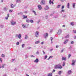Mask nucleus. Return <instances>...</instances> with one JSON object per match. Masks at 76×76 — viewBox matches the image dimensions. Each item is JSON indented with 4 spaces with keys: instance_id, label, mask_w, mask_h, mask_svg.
I'll return each instance as SVG.
<instances>
[{
    "instance_id": "obj_1",
    "label": "nucleus",
    "mask_w": 76,
    "mask_h": 76,
    "mask_svg": "<svg viewBox=\"0 0 76 76\" xmlns=\"http://www.w3.org/2000/svg\"><path fill=\"white\" fill-rule=\"evenodd\" d=\"M11 25H15L16 24V22L13 20H12L10 21Z\"/></svg>"
},
{
    "instance_id": "obj_2",
    "label": "nucleus",
    "mask_w": 76,
    "mask_h": 76,
    "mask_svg": "<svg viewBox=\"0 0 76 76\" xmlns=\"http://www.w3.org/2000/svg\"><path fill=\"white\" fill-rule=\"evenodd\" d=\"M41 5H45V0H42L40 3Z\"/></svg>"
},
{
    "instance_id": "obj_3",
    "label": "nucleus",
    "mask_w": 76,
    "mask_h": 76,
    "mask_svg": "<svg viewBox=\"0 0 76 76\" xmlns=\"http://www.w3.org/2000/svg\"><path fill=\"white\" fill-rule=\"evenodd\" d=\"M35 37H38L39 36V32L38 31H37L35 32Z\"/></svg>"
},
{
    "instance_id": "obj_4",
    "label": "nucleus",
    "mask_w": 76,
    "mask_h": 76,
    "mask_svg": "<svg viewBox=\"0 0 76 76\" xmlns=\"http://www.w3.org/2000/svg\"><path fill=\"white\" fill-rule=\"evenodd\" d=\"M48 34L47 33L43 35L44 38H47V37H48Z\"/></svg>"
},
{
    "instance_id": "obj_5",
    "label": "nucleus",
    "mask_w": 76,
    "mask_h": 76,
    "mask_svg": "<svg viewBox=\"0 0 76 76\" xmlns=\"http://www.w3.org/2000/svg\"><path fill=\"white\" fill-rule=\"evenodd\" d=\"M62 32V30H61V29H59L58 30V32H57V34H58V35H60Z\"/></svg>"
},
{
    "instance_id": "obj_6",
    "label": "nucleus",
    "mask_w": 76,
    "mask_h": 76,
    "mask_svg": "<svg viewBox=\"0 0 76 76\" xmlns=\"http://www.w3.org/2000/svg\"><path fill=\"white\" fill-rule=\"evenodd\" d=\"M72 73V71H71V70H69L68 71L67 74L68 75H71Z\"/></svg>"
},
{
    "instance_id": "obj_7",
    "label": "nucleus",
    "mask_w": 76,
    "mask_h": 76,
    "mask_svg": "<svg viewBox=\"0 0 76 76\" xmlns=\"http://www.w3.org/2000/svg\"><path fill=\"white\" fill-rule=\"evenodd\" d=\"M37 7L39 10H41V9H42V7L41 6V5H38Z\"/></svg>"
},
{
    "instance_id": "obj_8",
    "label": "nucleus",
    "mask_w": 76,
    "mask_h": 76,
    "mask_svg": "<svg viewBox=\"0 0 76 76\" xmlns=\"http://www.w3.org/2000/svg\"><path fill=\"white\" fill-rule=\"evenodd\" d=\"M72 64H71V65L72 66H74L75 64V60H72Z\"/></svg>"
},
{
    "instance_id": "obj_9",
    "label": "nucleus",
    "mask_w": 76,
    "mask_h": 76,
    "mask_svg": "<svg viewBox=\"0 0 76 76\" xmlns=\"http://www.w3.org/2000/svg\"><path fill=\"white\" fill-rule=\"evenodd\" d=\"M11 8H14L16 6V4L13 5V4H11L10 5Z\"/></svg>"
},
{
    "instance_id": "obj_10",
    "label": "nucleus",
    "mask_w": 76,
    "mask_h": 76,
    "mask_svg": "<svg viewBox=\"0 0 76 76\" xmlns=\"http://www.w3.org/2000/svg\"><path fill=\"white\" fill-rule=\"evenodd\" d=\"M54 68L55 69H58V65H56L54 66Z\"/></svg>"
},
{
    "instance_id": "obj_11",
    "label": "nucleus",
    "mask_w": 76,
    "mask_h": 76,
    "mask_svg": "<svg viewBox=\"0 0 76 76\" xmlns=\"http://www.w3.org/2000/svg\"><path fill=\"white\" fill-rule=\"evenodd\" d=\"M39 62V60H38V59L36 58L35 60L34 61V63H38Z\"/></svg>"
},
{
    "instance_id": "obj_12",
    "label": "nucleus",
    "mask_w": 76,
    "mask_h": 76,
    "mask_svg": "<svg viewBox=\"0 0 76 76\" xmlns=\"http://www.w3.org/2000/svg\"><path fill=\"white\" fill-rule=\"evenodd\" d=\"M62 60H64V61H66L67 59L66 57H63L62 58Z\"/></svg>"
},
{
    "instance_id": "obj_13",
    "label": "nucleus",
    "mask_w": 76,
    "mask_h": 76,
    "mask_svg": "<svg viewBox=\"0 0 76 76\" xmlns=\"http://www.w3.org/2000/svg\"><path fill=\"white\" fill-rule=\"evenodd\" d=\"M68 41H69L68 39H66L65 41L64 42V44H66Z\"/></svg>"
},
{
    "instance_id": "obj_14",
    "label": "nucleus",
    "mask_w": 76,
    "mask_h": 76,
    "mask_svg": "<svg viewBox=\"0 0 76 76\" xmlns=\"http://www.w3.org/2000/svg\"><path fill=\"white\" fill-rule=\"evenodd\" d=\"M22 25L23 28H27L26 25H24V24H22Z\"/></svg>"
},
{
    "instance_id": "obj_15",
    "label": "nucleus",
    "mask_w": 76,
    "mask_h": 76,
    "mask_svg": "<svg viewBox=\"0 0 76 76\" xmlns=\"http://www.w3.org/2000/svg\"><path fill=\"white\" fill-rule=\"evenodd\" d=\"M49 3L50 4H51V3L52 4H54V2L53 1H51V0H50Z\"/></svg>"
},
{
    "instance_id": "obj_16",
    "label": "nucleus",
    "mask_w": 76,
    "mask_h": 76,
    "mask_svg": "<svg viewBox=\"0 0 76 76\" xmlns=\"http://www.w3.org/2000/svg\"><path fill=\"white\" fill-rule=\"evenodd\" d=\"M19 39H20L22 37V35L20 34H19L18 37Z\"/></svg>"
},
{
    "instance_id": "obj_17",
    "label": "nucleus",
    "mask_w": 76,
    "mask_h": 76,
    "mask_svg": "<svg viewBox=\"0 0 76 76\" xmlns=\"http://www.w3.org/2000/svg\"><path fill=\"white\" fill-rule=\"evenodd\" d=\"M26 22H27V23H29V22H30V20L28 19V18H27L26 19Z\"/></svg>"
},
{
    "instance_id": "obj_18",
    "label": "nucleus",
    "mask_w": 76,
    "mask_h": 76,
    "mask_svg": "<svg viewBox=\"0 0 76 76\" xmlns=\"http://www.w3.org/2000/svg\"><path fill=\"white\" fill-rule=\"evenodd\" d=\"M23 19H26V18H28V16H25V15H23Z\"/></svg>"
},
{
    "instance_id": "obj_19",
    "label": "nucleus",
    "mask_w": 76,
    "mask_h": 76,
    "mask_svg": "<svg viewBox=\"0 0 76 76\" xmlns=\"http://www.w3.org/2000/svg\"><path fill=\"white\" fill-rule=\"evenodd\" d=\"M4 11H7V10H8V9H7V7H4Z\"/></svg>"
},
{
    "instance_id": "obj_20",
    "label": "nucleus",
    "mask_w": 76,
    "mask_h": 76,
    "mask_svg": "<svg viewBox=\"0 0 76 76\" xmlns=\"http://www.w3.org/2000/svg\"><path fill=\"white\" fill-rule=\"evenodd\" d=\"M72 7L74 9H75V3H73L72 4Z\"/></svg>"
},
{
    "instance_id": "obj_21",
    "label": "nucleus",
    "mask_w": 76,
    "mask_h": 76,
    "mask_svg": "<svg viewBox=\"0 0 76 76\" xmlns=\"http://www.w3.org/2000/svg\"><path fill=\"white\" fill-rule=\"evenodd\" d=\"M53 75V73H50L48 75V76H52Z\"/></svg>"
},
{
    "instance_id": "obj_22",
    "label": "nucleus",
    "mask_w": 76,
    "mask_h": 76,
    "mask_svg": "<svg viewBox=\"0 0 76 76\" xmlns=\"http://www.w3.org/2000/svg\"><path fill=\"white\" fill-rule=\"evenodd\" d=\"M70 25L72 26H74V22H72L70 23Z\"/></svg>"
},
{
    "instance_id": "obj_23",
    "label": "nucleus",
    "mask_w": 76,
    "mask_h": 76,
    "mask_svg": "<svg viewBox=\"0 0 76 76\" xmlns=\"http://www.w3.org/2000/svg\"><path fill=\"white\" fill-rule=\"evenodd\" d=\"M49 9V7L47 5L46 8H45V10H48Z\"/></svg>"
},
{
    "instance_id": "obj_24",
    "label": "nucleus",
    "mask_w": 76,
    "mask_h": 76,
    "mask_svg": "<svg viewBox=\"0 0 76 76\" xmlns=\"http://www.w3.org/2000/svg\"><path fill=\"white\" fill-rule=\"evenodd\" d=\"M39 40L38 41H36L35 42V44H39Z\"/></svg>"
},
{
    "instance_id": "obj_25",
    "label": "nucleus",
    "mask_w": 76,
    "mask_h": 76,
    "mask_svg": "<svg viewBox=\"0 0 76 76\" xmlns=\"http://www.w3.org/2000/svg\"><path fill=\"white\" fill-rule=\"evenodd\" d=\"M62 68H63V67H62L61 66V65H60V66L58 65V69H62Z\"/></svg>"
},
{
    "instance_id": "obj_26",
    "label": "nucleus",
    "mask_w": 76,
    "mask_h": 76,
    "mask_svg": "<svg viewBox=\"0 0 76 76\" xmlns=\"http://www.w3.org/2000/svg\"><path fill=\"white\" fill-rule=\"evenodd\" d=\"M67 6V8H68V9H69V7L70 6V4L69 3H68Z\"/></svg>"
},
{
    "instance_id": "obj_27",
    "label": "nucleus",
    "mask_w": 76,
    "mask_h": 76,
    "mask_svg": "<svg viewBox=\"0 0 76 76\" xmlns=\"http://www.w3.org/2000/svg\"><path fill=\"white\" fill-rule=\"evenodd\" d=\"M61 72H62L61 71H59V72H58V74L59 75H60L61 73Z\"/></svg>"
},
{
    "instance_id": "obj_28",
    "label": "nucleus",
    "mask_w": 76,
    "mask_h": 76,
    "mask_svg": "<svg viewBox=\"0 0 76 76\" xmlns=\"http://www.w3.org/2000/svg\"><path fill=\"white\" fill-rule=\"evenodd\" d=\"M36 54L37 55H38V54H39V51L37 50V52H36Z\"/></svg>"
},
{
    "instance_id": "obj_29",
    "label": "nucleus",
    "mask_w": 76,
    "mask_h": 76,
    "mask_svg": "<svg viewBox=\"0 0 76 76\" xmlns=\"http://www.w3.org/2000/svg\"><path fill=\"white\" fill-rule=\"evenodd\" d=\"M69 37V34H68V35L65 37V38H68Z\"/></svg>"
},
{
    "instance_id": "obj_30",
    "label": "nucleus",
    "mask_w": 76,
    "mask_h": 76,
    "mask_svg": "<svg viewBox=\"0 0 76 76\" xmlns=\"http://www.w3.org/2000/svg\"><path fill=\"white\" fill-rule=\"evenodd\" d=\"M16 3H20V0H16Z\"/></svg>"
},
{
    "instance_id": "obj_31",
    "label": "nucleus",
    "mask_w": 76,
    "mask_h": 76,
    "mask_svg": "<svg viewBox=\"0 0 76 76\" xmlns=\"http://www.w3.org/2000/svg\"><path fill=\"white\" fill-rule=\"evenodd\" d=\"M53 38L52 37H50V40H51V43L52 44L53 43Z\"/></svg>"
},
{
    "instance_id": "obj_32",
    "label": "nucleus",
    "mask_w": 76,
    "mask_h": 76,
    "mask_svg": "<svg viewBox=\"0 0 76 76\" xmlns=\"http://www.w3.org/2000/svg\"><path fill=\"white\" fill-rule=\"evenodd\" d=\"M22 48H24L25 47V44H23L21 45Z\"/></svg>"
},
{
    "instance_id": "obj_33",
    "label": "nucleus",
    "mask_w": 76,
    "mask_h": 76,
    "mask_svg": "<svg viewBox=\"0 0 76 76\" xmlns=\"http://www.w3.org/2000/svg\"><path fill=\"white\" fill-rule=\"evenodd\" d=\"M65 12V10H62L60 12L62 13V12Z\"/></svg>"
},
{
    "instance_id": "obj_34",
    "label": "nucleus",
    "mask_w": 76,
    "mask_h": 76,
    "mask_svg": "<svg viewBox=\"0 0 76 76\" xmlns=\"http://www.w3.org/2000/svg\"><path fill=\"white\" fill-rule=\"evenodd\" d=\"M6 66L5 64H3L2 65V68H4V66Z\"/></svg>"
},
{
    "instance_id": "obj_35",
    "label": "nucleus",
    "mask_w": 76,
    "mask_h": 76,
    "mask_svg": "<svg viewBox=\"0 0 76 76\" xmlns=\"http://www.w3.org/2000/svg\"><path fill=\"white\" fill-rule=\"evenodd\" d=\"M33 12L34 13L35 15H37V14L36 13V12H35V11L33 10Z\"/></svg>"
},
{
    "instance_id": "obj_36",
    "label": "nucleus",
    "mask_w": 76,
    "mask_h": 76,
    "mask_svg": "<svg viewBox=\"0 0 76 76\" xmlns=\"http://www.w3.org/2000/svg\"><path fill=\"white\" fill-rule=\"evenodd\" d=\"M30 22H31V23H33L34 20H30Z\"/></svg>"
},
{
    "instance_id": "obj_37",
    "label": "nucleus",
    "mask_w": 76,
    "mask_h": 76,
    "mask_svg": "<svg viewBox=\"0 0 76 76\" xmlns=\"http://www.w3.org/2000/svg\"><path fill=\"white\" fill-rule=\"evenodd\" d=\"M60 6H61V5H58L57 7V8H58V9H59L60 8Z\"/></svg>"
},
{
    "instance_id": "obj_38",
    "label": "nucleus",
    "mask_w": 76,
    "mask_h": 76,
    "mask_svg": "<svg viewBox=\"0 0 76 76\" xmlns=\"http://www.w3.org/2000/svg\"><path fill=\"white\" fill-rule=\"evenodd\" d=\"M65 64H66V62H63V66H65Z\"/></svg>"
},
{
    "instance_id": "obj_39",
    "label": "nucleus",
    "mask_w": 76,
    "mask_h": 76,
    "mask_svg": "<svg viewBox=\"0 0 76 76\" xmlns=\"http://www.w3.org/2000/svg\"><path fill=\"white\" fill-rule=\"evenodd\" d=\"M64 8V6L63 5L61 8V10H63V9Z\"/></svg>"
},
{
    "instance_id": "obj_40",
    "label": "nucleus",
    "mask_w": 76,
    "mask_h": 76,
    "mask_svg": "<svg viewBox=\"0 0 76 76\" xmlns=\"http://www.w3.org/2000/svg\"><path fill=\"white\" fill-rule=\"evenodd\" d=\"M47 56L45 55V56L44 59L45 60H46V59H47Z\"/></svg>"
},
{
    "instance_id": "obj_41",
    "label": "nucleus",
    "mask_w": 76,
    "mask_h": 76,
    "mask_svg": "<svg viewBox=\"0 0 76 76\" xmlns=\"http://www.w3.org/2000/svg\"><path fill=\"white\" fill-rule=\"evenodd\" d=\"M73 33H74V34H76V30H73Z\"/></svg>"
},
{
    "instance_id": "obj_42",
    "label": "nucleus",
    "mask_w": 76,
    "mask_h": 76,
    "mask_svg": "<svg viewBox=\"0 0 76 76\" xmlns=\"http://www.w3.org/2000/svg\"><path fill=\"white\" fill-rule=\"evenodd\" d=\"M16 45H19V42H18L16 43Z\"/></svg>"
},
{
    "instance_id": "obj_43",
    "label": "nucleus",
    "mask_w": 76,
    "mask_h": 76,
    "mask_svg": "<svg viewBox=\"0 0 76 76\" xmlns=\"http://www.w3.org/2000/svg\"><path fill=\"white\" fill-rule=\"evenodd\" d=\"M25 57L26 58H28V55H26Z\"/></svg>"
},
{
    "instance_id": "obj_44",
    "label": "nucleus",
    "mask_w": 76,
    "mask_h": 76,
    "mask_svg": "<svg viewBox=\"0 0 76 76\" xmlns=\"http://www.w3.org/2000/svg\"><path fill=\"white\" fill-rule=\"evenodd\" d=\"M48 15H46L45 17V19H48Z\"/></svg>"
},
{
    "instance_id": "obj_45",
    "label": "nucleus",
    "mask_w": 76,
    "mask_h": 76,
    "mask_svg": "<svg viewBox=\"0 0 76 76\" xmlns=\"http://www.w3.org/2000/svg\"><path fill=\"white\" fill-rule=\"evenodd\" d=\"M5 56L4 55V54H2V55H1V57H5Z\"/></svg>"
},
{
    "instance_id": "obj_46",
    "label": "nucleus",
    "mask_w": 76,
    "mask_h": 76,
    "mask_svg": "<svg viewBox=\"0 0 76 76\" xmlns=\"http://www.w3.org/2000/svg\"><path fill=\"white\" fill-rule=\"evenodd\" d=\"M8 18H9V16H7L5 17L6 20H7V19H8Z\"/></svg>"
},
{
    "instance_id": "obj_47",
    "label": "nucleus",
    "mask_w": 76,
    "mask_h": 76,
    "mask_svg": "<svg viewBox=\"0 0 76 76\" xmlns=\"http://www.w3.org/2000/svg\"><path fill=\"white\" fill-rule=\"evenodd\" d=\"M31 57H35V56H34L33 55H31Z\"/></svg>"
},
{
    "instance_id": "obj_48",
    "label": "nucleus",
    "mask_w": 76,
    "mask_h": 76,
    "mask_svg": "<svg viewBox=\"0 0 76 76\" xmlns=\"http://www.w3.org/2000/svg\"><path fill=\"white\" fill-rule=\"evenodd\" d=\"M28 38V36L27 35H26V37H25V39H27V38Z\"/></svg>"
},
{
    "instance_id": "obj_49",
    "label": "nucleus",
    "mask_w": 76,
    "mask_h": 76,
    "mask_svg": "<svg viewBox=\"0 0 76 76\" xmlns=\"http://www.w3.org/2000/svg\"><path fill=\"white\" fill-rule=\"evenodd\" d=\"M56 72V70L55 69H53L52 71V73H54Z\"/></svg>"
},
{
    "instance_id": "obj_50",
    "label": "nucleus",
    "mask_w": 76,
    "mask_h": 76,
    "mask_svg": "<svg viewBox=\"0 0 76 76\" xmlns=\"http://www.w3.org/2000/svg\"><path fill=\"white\" fill-rule=\"evenodd\" d=\"M71 44H73V43H74V42L73 41H72L71 42Z\"/></svg>"
},
{
    "instance_id": "obj_51",
    "label": "nucleus",
    "mask_w": 76,
    "mask_h": 76,
    "mask_svg": "<svg viewBox=\"0 0 76 76\" xmlns=\"http://www.w3.org/2000/svg\"><path fill=\"white\" fill-rule=\"evenodd\" d=\"M63 16L64 18H65V17H66V15H63Z\"/></svg>"
},
{
    "instance_id": "obj_52",
    "label": "nucleus",
    "mask_w": 76,
    "mask_h": 76,
    "mask_svg": "<svg viewBox=\"0 0 76 76\" xmlns=\"http://www.w3.org/2000/svg\"><path fill=\"white\" fill-rule=\"evenodd\" d=\"M13 12V10H9V12L10 13H11V12Z\"/></svg>"
},
{
    "instance_id": "obj_53",
    "label": "nucleus",
    "mask_w": 76,
    "mask_h": 76,
    "mask_svg": "<svg viewBox=\"0 0 76 76\" xmlns=\"http://www.w3.org/2000/svg\"><path fill=\"white\" fill-rule=\"evenodd\" d=\"M4 27V26H3V25H1V28H3V27Z\"/></svg>"
},
{
    "instance_id": "obj_54",
    "label": "nucleus",
    "mask_w": 76,
    "mask_h": 76,
    "mask_svg": "<svg viewBox=\"0 0 76 76\" xmlns=\"http://www.w3.org/2000/svg\"><path fill=\"white\" fill-rule=\"evenodd\" d=\"M18 35H18V34H16L15 35V37H18Z\"/></svg>"
},
{
    "instance_id": "obj_55",
    "label": "nucleus",
    "mask_w": 76,
    "mask_h": 76,
    "mask_svg": "<svg viewBox=\"0 0 76 76\" xmlns=\"http://www.w3.org/2000/svg\"><path fill=\"white\" fill-rule=\"evenodd\" d=\"M64 51V49H62V50H61V53H63V51Z\"/></svg>"
},
{
    "instance_id": "obj_56",
    "label": "nucleus",
    "mask_w": 76,
    "mask_h": 76,
    "mask_svg": "<svg viewBox=\"0 0 76 76\" xmlns=\"http://www.w3.org/2000/svg\"><path fill=\"white\" fill-rule=\"evenodd\" d=\"M24 13H28V11H26L24 12Z\"/></svg>"
},
{
    "instance_id": "obj_57",
    "label": "nucleus",
    "mask_w": 76,
    "mask_h": 76,
    "mask_svg": "<svg viewBox=\"0 0 76 76\" xmlns=\"http://www.w3.org/2000/svg\"><path fill=\"white\" fill-rule=\"evenodd\" d=\"M49 58H53V56H49Z\"/></svg>"
},
{
    "instance_id": "obj_58",
    "label": "nucleus",
    "mask_w": 76,
    "mask_h": 76,
    "mask_svg": "<svg viewBox=\"0 0 76 76\" xmlns=\"http://www.w3.org/2000/svg\"><path fill=\"white\" fill-rule=\"evenodd\" d=\"M41 44H42V45H43V44H44V42H41Z\"/></svg>"
},
{
    "instance_id": "obj_59",
    "label": "nucleus",
    "mask_w": 76,
    "mask_h": 76,
    "mask_svg": "<svg viewBox=\"0 0 76 76\" xmlns=\"http://www.w3.org/2000/svg\"><path fill=\"white\" fill-rule=\"evenodd\" d=\"M2 60V59L1 58H0V61H1V63H2V60Z\"/></svg>"
},
{
    "instance_id": "obj_60",
    "label": "nucleus",
    "mask_w": 76,
    "mask_h": 76,
    "mask_svg": "<svg viewBox=\"0 0 76 76\" xmlns=\"http://www.w3.org/2000/svg\"><path fill=\"white\" fill-rule=\"evenodd\" d=\"M43 54L44 55L45 54V53L44 52V51H43Z\"/></svg>"
},
{
    "instance_id": "obj_61",
    "label": "nucleus",
    "mask_w": 76,
    "mask_h": 76,
    "mask_svg": "<svg viewBox=\"0 0 76 76\" xmlns=\"http://www.w3.org/2000/svg\"><path fill=\"white\" fill-rule=\"evenodd\" d=\"M71 56V55H70V54H69V57H70Z\"/></svg>"
},
{
    "instance_id": "obj_62",
    "label": "nucleus",
    "mask_w": 76,
    "mask_h": 76,
    "mask_svg": "<svg viewBox=\"0 0 76 76\" xmlns=\"http://www.w3.org/2000/svg\"><path fill=\"white\" fill-rule=\"evenodd\" d=\"M53 49H52L50 50V51H53Z\"/></svg>"
},
{
    "instance_id": "obj_63",
    "label": "nucleus",
    "mask_w": 76,
    "mask_h": 76,
    "mask_svg": "<svg viewBox=\"0 0 76 76\" xmlns=\"http://www.w3.org/2000/svg\"><path fill=\"white\" fill-rule=\"evenodd\" d=\"M54 14H51L50 15V16H53V15Z\"/></svg>"
},
{
    "instance_id": "obj_64",
    "label": "nucleus",
    "mask_w": 76,
    "mask_h": 76,
    "mask_svg": "<svg viewBox=\"0 0 76 76\" xmlns=\"http://www.w3.org/2000/svg\"><path fill=\"white\" fill-rule=\"evenodd\" d=\"M58 45H56V48H58Z\"/></svg>"
}]
</instances>
